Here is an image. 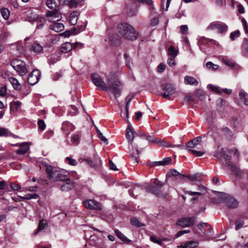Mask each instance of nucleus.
I'll return each instance as SVG.
<instances>
[{
    "label": "nucleus",
    "mask_w": 248,
    "mask_h": 248,
    "mask_svg": "<svg viewBox=\"0 0 248 248\" xmlns=\"http://www.w3.org/2000/svg\"><path fill=\"white\" fill-rule=\"evenodd\" d=\"M118 30L119 33L127 40H135L139 35L138 31L127 23L120 24L118 26Z\"/></svg>",
    "instance_id": "obj_1"
},
{
    "label": "nucleus",
    "mask_w": 248,
    "mask_h": 248,
    "mask_svg": "<svg viewBox=\"0 0 248 248\" xmlns=\"http://www.w3.org/2000/svg\"><path fill=\"white\" fill-rule=\"evenodd\" d=\"M46 170L47 174V177L52 181H62V180L68 179L67 172L62 170H59L50 165L46 166Z\"/></svg>",
    "instance_id": "obj_2"
},
{
    "label": "nucleus",
    "mask_w": 248,
    "mask_h": 248,
    "mask_svg": "<svg viewBox=\"0 0 248 248\" xmlns=\"http://www.w3.org/2000/svg\"><path fill=\"white\" fill-rule=\"evenodd\" d=\"M122 85L117 79L113 78L108 77L107 80V91H109L115 98L120 97L121 95Z\"/></svg>",
    "instance_id": "obj_3"
},
{
    "label": "nucleus",
    "mask_w": 248,
    "mask_h": 248,
    "mask_svg": "<svg viewBox=\"0 0 248 248\" xmlns=\"http://www.w3.org/2000/svg\"><path fill=\"white\" fill-rule=\"evenodd\" d=\"M10 65L21 76H25L28 72L25 62L21 60L14 59L11 62Z\"/></svg>",
    "instance_id": "obj_4"
},
{
    "label": "nucleus",
    "mask_w": 248,
    "mask_h": 248,
    "mask_svg": "<svg viewBox=\"0 0 248 248\" xmlns=\"http://www.w3.org/2000/svg\"><path fill=\"white\" fill-rule=\"evenodd\" d=\"M228 29V27L225 23L219 21L211 22L206 28L207 31H217L219 34L225 33Z\"/></svg>",
    "instance_id": "obj_5"
},
{
    "label": "nucleus",
    "mask_w": 248,
    "mask_h": 248,
    "mask_svg": "<svg viewBox=\"0 0 248 248\" xmlns=\"http://www.w3.org/2000/svg\"><path fill=\"white\" fill-rule=\"evenodd\" d=\"M229 151L228 149L223 148L216 151L214 156L220 161L224 159L226 162V165H229V161L231 159V155H229Z\"/></svg>",
    "instance_id": "obj_6"
},
{
    "label": "nucleus",
    "mask_w": 248,
    "mask_h": 248,
    "mask_svg": "<svg viewBox=\"0 0 248 248\" xmlns=\"http://www.w3.org/2000/svg\"><path fill=\"white\" fill-rule=\"evenodd\" d=\"M161 89L164 91L162 94L163 97L168 100H170V96L176 93V88L173 84L170 83L162 84L161 85Z\"/></svg>",
    "instance_id": "obj_7"
},
{
    "label": "nucleus",
    "mask_w": 248,
    "mask_h": 248,
    "mask_svg": "<svg viewBox=\"0 0 248 248\" xmlns=\"http://www.w3.org/2000/svg\"><path fill=\"white\" fill-rule=\"evenodd\" d=\"M91 79L94 84L100 90L107 91V85L100 76L96 74H92Z\"/></svg>",
    "instance_id": "obj_8"
},
{
    "label": "nucleus",
    "mask_w": 248,
    "mask_h": 248,
    "mask_svg": "<svg viewBox=\"0 0 248 248\" xmlns=\"http://www.w3.org/2000/svg\"><path fill=\"white\" fill-rule=\"evenodd\" d=\"M83 206L87 209L90 210H101L103 208L101 204L94 200L89 199L83 202Z\"/></svg>",
    "instance_id": "obj_9"
},
{
    "label": "nucleus",
    "mask_w": 248,
    "mask_h": 248,
    "mask_svg": "<svg viewBox=\"0 0 248 248\" xmlns=\"http://www.w3.org/2000/svg\"><path fill=\"white\" fill-rule=\"evenodd\" d=\"M221 198L225 205L230 208H234L238 206L237 201L233 197L226 194H223Z\"/></svg>",
    "instance_id": "obj_10"
},
{
    "label": "nucleus",
    "mask_w": 248,
    "mask_h": 248,
    "mask_svg": "<svg viewBox=\"0 0 248 248\" xmlns=\"http://www.w3.org/2000/svg\"><path fill=\"white\" fill-rule=\"evenodd\" d=\"M49 22L54 23L60 20L62 18L61 15L58 12V10L48 11L46 14Z\"/></svg>",
    "instance_id": "obj_11"
},
{
    "label": "nucleus",
    "mask_w": 248,
    "mask_h": 248,
    "mask_svg": "<svg viewBox=\"0 0 248 248\" xmlns=\"http://www.w3.org/2000/svg\"><path fill=\"white\" fill-rule=\"evenodd\" d=\"M196 217H184L180 219L176 223L182 227H188L192 226L195 222Z\"/></svg>",
    "instance_id": "obj_12"
},
{
    "label": "nucleus",
    "mask_w": 248,
    "mask_h": 248,
    "mask_svg": "<svg viewBox=\"0 0 248 248\" xmlns=\"http://www.w3.org/2000/svg\"><path fill=\"white\" fill-rule=\"evenodd\" d=\"M40 77V72L38 70H33L28 77V82L30 84L33 85L38 82Z\"/></svg>",
    "instance_id": "obj_13"
},
{
    "label": "nucleus",
    "mask_w": 248,
    "mask_h": 248,
    "mask_svg": "<svg viewBox=\"0 0 248 248\" xmlns=\"http://www.w3.org/2000/svg\"><path fill=\"white\" fill-rule=\"evenodd\" d=\"M79 45L78 43H75L72 44L69 42H65L62 44L61 47V52L62 53H67L72 49H75Z\"/></svg>",
    "instance_id": "obj_14"
},
{
    "label": "nucleus",
    "mask_w": 248,
    "mask_h": 248,
    "mask_svg": "<svg viewBox=\"0 0 248 248\" xmlns=\"http://www.w3.org/2000/svg\"><path fill=\"white\" fill-rule=\"evenodd\" d=\"M63 184L61 185V188L63 191H68L72 189L75 186V183L70 180L68 176V179L62 180Z\"/></svg>",
    "instance_id": "obj_15"
},
{
    "label": "nucleus",
    "mask_w": 248,
    "mask_h": 248,
    "mask_svg": "<svg viewBox=\"0 0 248 248\" xmlns=\"http://www.w3.org/2000/svg\"><path fill=\"white\" fill-rule=\"evenodd\" d=\"M197 227L205 235L211 234L212 233V229L210 225L207 223H201L198 224Z\"/></svg>",
    "instance_id": "obj_16"
},
{
    "label": "nucleus",
    "mask_w": 248,
    "mask_h": 248,
    "mask_svg": "<svg viewBox=\"0 0 248 248\" xmlns=\"http://www.w3.org/2000/svg\"><path fill=\"white\" fill-rule=\"evenodd\" d=\"M145 188L147 192L154 194L157 196H160L162 193L160 187L156 186L147 185Z\"/></svg>",
    "instance_id": "obj_17"
},
{
    "label": "nucleus",
    "mask_w": 248,
    "mask_h": 248,
    "mask_svg": "<svg viewBox=\"0 0 248 248\" xmlns=\"http://www.w3.org/2000/svg\"><path fill=\"white\" fill-rule=\"evenodd\" d=\"M61 129L64 131L67 136L70 132L75 129V126L69 122L65 121L62 124Z\"/></svg>",
    "instance_id": "obj_18"
},
{
    "label": "nucleus",
    "mask_w": 248,
    "mask_h": 248,
    "mask_svg": "<svg viewBox=\"0 0 248 248\" xmlns=\"http://www.w3.org/2000/svg\"><path fill=\"white\" fill-rule=\"evenodd\" d=\"M49 28L56 32H60L64 30V25L61 23L55 22L50 25Z\"/></svg>",
    "instance_id": "obj_19"
},
{
    "label": "nucleus",
    "mask_w": 248,
    "mask_h": 248,
    "mask_svg": "<svg viewBox=\"0 0 248 248\" xmlns=\"http://www.w3.org/2000/svg\"><path fill=\"white\" fill-rule=\"evenodd\" d=\"M226 166L230 167V169L232 172V174L237 176H239L241 175V170L240 168L236 165L231 162L230 161H229V165Z\"/></svg>",
    "instance_id": "obj_20"
},
{
    "label": "nucleus",
    "mask_w": 248,
    "mask_h": 248,
    "mask_svg": "<svg viewBox=\"0 0 248 248\" xmlns=\"http://www.w3.org/2000/svg\"><path fill=\"white\" fill-rule=\"evenodd\" d=\"M86 161L89 165L93 167H96L101 164L100 158L98 155L94 156L93 160L88 158L86 159Z\"/></svg>",
    "instance_id": "obj_21"
},
{
    "label": "nucleus",
    "mask_w": 248,
    "mask_h": 248,
    "mask_svg": "<svg viewBox=\"0 0 248 248\" xmlns=\"http://www.w3.org/2000/svg\"><path fill=\"white\" fill-rule=\"evenodd\" d=\"M140 152L137 147H133L130 151V155L131 158L133 160L134 163L138 162L139 155Z\"/></svg>",
    "instance_id": "obj_22"
},
{
    "label": "nucleus",
    "mask_w": 248,
    "mask_h": 248,
    "mask_svg": "<svg viewBox=\"0 0 248 248\" xmlns=\"http://www.w3.org/2000/svg\"><path fill=\"white\" fill-rule=\"evenodd\" d=\"M201 140L202 139L201 137H196L195 139L188 141L186 144V146L187 148H193L195 147L198 144H199Z\"/></svg>",
    "instance_id": "obj_23"
},
{
    "label": "nucleus",
    "mask_w": 248,
    "mask_h": 248,
    "mask_svg": "<svg viewBox=\"0 0 248 248\" xmlns=\"http://www.w3.org/2000/svg\"><path fill=\"white\" fill-rule=\"evenodd\" d=\"M19 148L16 153L18 154L22 155L26 153L29 149V146L27 142H23L19 145Z\"/></svg>",
    "instance_id": "obj_24"
},
{
    "label": "nucleus",
    "mask_w": 248,
    "mask_h": 248,
    "mask_svg": "<svg viewBox=\"0 0 248 248\" xmlns=\"http://www.w3.org/2000/svg\"><path fill=\"white\" fill-rule=\"evenodd\" d=\"M9 81L12 84L13 88L17 91H19L21 89V85L19 82L16 78L10 77L9 78Z\"/></svg>",
    "instance_id": "obj_25"
},
{
    "label": "nucleus",
    "mask_w": 248,
    "mask_h": 248,
    "mask_svg": "<svg viewBox=\"0 0 248 248\" xmlns=\"http://www.w3.org/2000/svg\"><path fill=\"white\" fill-rule=\"evenodd\" d=\"M126 137L128 140L129 144L132 145L134 136L130 125H128L126 128Z\"/></svg>",
    "instance_id": "obj_26"
},
{
    "label": "nucleus",
    "mask_w": 248,
    "mask_h": 248,
    "mask_svg": "<svg viewBox=\"0 0 248 248\" xmlns=\"http://www.w3.org/2000/svg\"><path fill=\"white\" fill-rule=\"evenodd\" d=\"M184 81L186 84L197 86L198 84V81L194 78L186 76L184 78Z\"/></svg>",
    "instance_id": "obj_27"
},
{
    "label": "nucleus",
    "mask_w": 248,
    "mask_h": 248,
    "mask_svg": "<svg viewBox=\"0 0 248 248\" xmlns=\"http://www.w3.org/2000/svg\"><path fill=\"white\" fill-rule=\"evenodd\" d=\"M47 226L48 223L46 220L44 219L40 220L39 222L38 229L34 232V234H37L39 232L43 231Z\"/></svg>",
    "instance_id": "obj_28"
},
{
    "label": "nucleus",
    "mask_w": 248,
    "mask_h": 248,
    "mask_svg": "<svg viewBox=\"0 0 248 248\" xmlns=\"http://www.w3.org/2000/svg\"><path fill=\"white\" fill-rule=\"evenodd\" d=\"M78 13L73 12L69 16V22L72 25H75L77 24L78 21Z\"/></svg>",
    "instance_id": "obj_29"
},
{
    "label": "nucleus",
    "mask_w": 248,
    "mask_h": 248,
    "mask_svg": "<svg viewBox=\"0 0 248 248\" xmlns=\"http://www.w3.org/2000/svg\"><path fill=\"white\" fill-rule=\"evenodd\" d=\"M240 98L245 105H248V94L244 90H241L239 93Z\"/></svg>",
    "instance_id": "obj_30"
},
{
    "label": "nucleus",
    "mask_w": 248,
    "mask_h": 248,
    "mask_svg": "<svg viewBox=\"0 0 248 248\" xmlns=\"http://www.w3.org/2000/svg\"><path fill=\"white\" fill-rule=\"evenodd\" d=\"M114 232L116 235L122 241L126 243H129L131 241L130 240L127 238L119 230L116 229L115 230Z\"/></svg>",
    "instance_id": "obj_31"
},
{
    "label": "nucleus",
    "mask_w": 248,
    "mask_h": 248,
    "mask_svg": "<svg viewBox=\"0 0 248 248\" xmlns=\"http://www.w3.org/2000/svg\"><path fill=\"white\" fill-rule=\"evenodd\" d=\"M198 243L196 241H190L186 243L184 246H180L178 247L183 248H195L198 246Z\"/></svg>",
    "instance_id": "obj_32"
},
{
    "label": "nucleus",
    "mask_w": 248,
    "mask_h": 248,
    "mask_svg": "<svg viewBox=\"0 0 248 248\" xmlns=\"http://www.w3.org/2000/svg\"><path fill=\"white\" fill-rule=\"evenodd\" d=\"M38 18V16L32 12L31 11H29L27 14V19L29 22L35 21Z\"/></svg>",
    "instance_id": "obj_33"
},
{
    "label": "nucleus",
    "mask_w": 248,
    "mask_h": 248,
    "mask_svg": "<svg viewBox=\"0 0 248 248\" xmlns=\"http://www.w3.org/2000/svg\"><path fill=\"white\" fill-rule=\"evenodd\" d=\"M31 49L35 53H40L43 50V47L37 42H34L31 45Z\"/></svg>",
    "instance_id": "obj_34"
},
{
    "label": "nucleus",
    "mask_w": 248,
    "mask_h": 248,
    "mask_svg": "<svg viewBox=\"0 0 248 248\" xmlns=\"http://www.w3.org/2000/svg\"><path fill=\"white\" fill-rule=\"evenodd\" d=\"M46 5L48 8L52 10H58L56 2L53 0H46Z\"/></svg>",
    "instance_id": "obj_35"
},
{
    "label": "nucleus",
    "mask_w": 248,
    "mask_h": 248,
    "mask_svg": "<svg viewBox=\"0 0 248 248\" xmlns=\"http://www.w3.org/2000/svg\"><path fill=\"white\" fill-rule=\"evenodd\" d=\"M178 50L171 46L168 49V54L171 57H176L178 54Z\"/></svg>",
    "instance_id": "obj_36"
},
{
    "label": "nucleus",
    "mask_w": 248,
    "mask_h": 248,
    "mask_svg": "<svg viewBox=\"0 0 248 248\" xmlns=\"http://www.w3.org/2000/svg\"><path fill=\"white\" fill-rule=\"evenodd\" d=\"M36 21L38 24L37 28L38 29H41L43 27L46 20L43 16H38V18L36 20Z\"/></svg>",
    "instance_id": "obj_37"
},
{
    "label": "nucleus",
    "mask_w": 248,
    "mask_h": 248,
    "mask_svg": "<svg viewBox=\"0 0 248 248\" xmlns=\"http://www.w3.org/2000/svg\"><path fill=\"white\" fill-rule=\"evenodd\" d=\"M0 13L3 18L5 19H8L10 16V11L6 8H3L0 10Z\"/></svg>",
    "instance_id": "obj_38"
},
{
    "label": "nucleus",
    "mask_w": 248,
    "mask_h": 248,
    "mask_svg": "<svg viewBox=\"0 0 248 248\" xmlns=\"http://www.w3.org/2000/svg\"><path fill=\"white\" fill-rule=\"evenodd\" d=\"M131 224L137 227H140L144 226L143 224L141 223L136 217H132L130 219Z\"/></svg>",
    "instance_id": "obj_39"
},
{
    "label": "nucleus",
    "mask_w": 248,
    "mask_h": 248,
    "mask_svg": "<svg viewBox=\"0 0 248 248\" xmlns=\"http://www.w3.org/2000/svg\"><path fill=\"white\" fill-rule=\"evenodd\" d=\"M222 61L225 65L231 68L234 67L236 65V63L233 61L226 58H223Z\"/></svg>",
    "instance_id": "obj_40"
},
{
    "label": "nucleus",
    "mask_w": 248,
    "mask_h": 248,
    "mask_svg": "<svg viewBox=\"0 0 248 248\" xmlns=\"http://www.w3.org/2000/svg\"><path fill=\"white\" fill-rule=\"evenodd\" d=\"M80 140V136L78 134H74L72 135L71 137V141L73 144L74 145H78Z\"/></svg>",
    "instance_id": "obj_41"
},
{
    "label": "nucleus",
    "mask_w": 248,
    "mask_h": 248,
    "mask_svg": "<svg viewBox=\"0 0 248 248\" xmlns=\"http://www.w3.org/2000/svg\"><path fill=\"white\" fill-rule=\"evenodd\" d=\"M206 67L209 69H212L213 71L218 69L219 67V65L214 64L211 62H208L206 63Z\"/></svg>",
    "instance_id": "obj_42"
},
{
    "label": "nucleus",
    "mask_w": 248,
    "mask_h": 248,
    "mask_svg": "<svg viewBox=\"0 0 248 248\" xmlns=\"http://www.w3.org/2000/svg\"><path fill=\"white\" fill-rule=\"evenodd\" d=\"M21 104L22 103L18 101L13 102L10 104V109L12 110L15 108L16 110H18L20 108Z\"/></svg>",
    "instance_id": "obj_43"
},
{
    "label": "nucleus",
    "mask_w": 248,
    "mask_h": 248,
    "mask_svg": "<svg viewBox=\"0 0 248 248\" xmlns=\"http://www.w3.org/2000/svg\"><path fill=\"white\" fill-rule=\"evenodd\" d=\"M188 152L189 153H190L192 154L195 155L197 157H200V156H202V155H203L205 153L204 152L192 150L191 149H188Z\"/></svg>",
    "instance_id": "obj_44"
},
{
    "label": "nucleus",
    "mask_w": 248,
    "mask_h": 248,
    "mask_svg": "<svg viewBox=\"0 0 248 248\" xmlns=\"http://www.w3.org/2000/svg\"><path fill=\"white\" fill-rule=\"evenodd\" d=\"M240 31L239 30H236L233 31L230 34V38L232 41H234L236 38H237L240 36Z\"/></svg>",
    "instance_id": "obj_45"
},
{
    "label": "nucleus",
    "mask_w": 248,
    "mask_h": 248,
    "mask_svg": "<svg viewBox=\"0 0 248 248\" xmlns=\"http://www.w3.org/2000/svg\"><path fill=\"white\" fill-rule=\"evenodd\" d=\"M242 48L243 51L248 53V39L245 38L242 45Z\"/></svg>",
    "instance_id": "obj_46"
},
{
    "label": "nucleus",
    "mask_w": 248,
    "mask_h": 248,
    "mask_svg": "<svg viewBox=\"0 0 248 248\" xmlns=\"http://www.w3.org/2000/svg\"><path fill=\"white\" fill-rule=\"evenodd\" d=\"M25 200H29L32 199H37L39 197V195L37 194H27L24 195Z\"/></svg>",
    "instance_id": "obj_47"
},
{
    "label": "nucleus",
    "mask_w": 248,
    "mask_h": 248,
    "mask_svg": "<svg viewBox=\"0 0 248 248\" xmlns=\"http://www.w3.org/2000/svg\"><path fill=\"white\" fill-rule=\"evenodd\" d=\"M145 138L150 143H157V142H159L158 139L154 138L151 136H145Z\"/></svg>",
    "instance_id": "obj_48"
},
{
    "label": "nucleus",
    "mask_w": 248,
    "mask_h": 248,
    "mask_svg": "<svg viewBox=\"0 0 248 248\" xmlns=\"http://www.w3.org/2000/svg\"><path fill=\"white\" fill-rule=\"evenodd\" d=\"M9 131L7 129L3 127H0V137H7L9 136Z\"/></svg>",
    "instance_id": "obj_49"
},
{
    "label": "nucleus",
    "mask_w": 248,
    "mask_h": 248,
    "mask_svg": "<svg viewBox=\"0 0 248 248\" xmlns=\"http://www.w3.org/2000/svg\"><path fill=\"white\" fill-rule=\"evenodd\" d=\"M170 173L172 176H178L180 178H182L185 177V176L181 173H179L177 171V170L175 169H172L170 170Z\"/></svg>",
    "instance_id": "obj_50"
},
{
    "label": "nucleus",
    "mask_w": 248,
    "mask_h": 248,
    "mask_svg": "<svg viewBox=\"0 0 248 248\" xmlns=\"http://www.w3.org/2000/svg\"><path fill=\"white\" fill-rule=\"evenodd\" d=\"M10 186L13 190H17L21 188L20 186L18 184L15 182L11 183Z\"/></svg>",
    "instance_id": "obj_51"
},
{
    "label": "nucleus",
    "mask_w": 248,
    "mask_h": 248,
    "mask_svg": "<svg viewBox=\"0 0 248 248\" xmlns=\"http://www.w3.org/2000/svg\"><path fill=\"white\" fill-rule=\"evenodd\" d=\"M196 94L200 100H203L205 98L204 93L203 91L198 90L196 91Z\"/></svg>",
    "instance_id": "obj_52"
},
{
    "label": "nucleus",
    "mask_w": 248,
    "mask_h": 248,
    "mask_svg": "<svg viewBox=\"0 0 248 248\" xmlns=\"http://www.w3.org/2000/svg\"><path fill=\"white\" fill-rule=\"evenodd\" d=\"M167 63L170 67H172L176 65L175 57H170L168 59Z\"/></svg>",
    "instance_id": "obj_53"
},
{
    "label": "nucleus",
    "mask_w": 248,
    "mask_h": 248,
    "mask_svg": "<svg viewBox=\"0 0 248 248\" xmlns=\"http://www.w3.org/2000/svg\"><path fill=\"white\" fill-rule=\"evenodd\" d=\"M171 158L170 157H165L162 160L163 166L171 164Z\"/></svg>",
    "instance_id": "obj_54"
},
{
    "label": "nucleus",
    "mask_w": 248,
    "mask_h": 248,
    "mask_svg": "<svg viewBox=\"0 0 248 248\" xmlns=\"http://www.w3.org/2000/svg\"><path fill=\"white\" fill-rule=\"evenodd\" d=\"M38 125L39 128L41 130H44L46 128V124L44 121L42 120H38Z\"/></svg>",
    "instance_id": "obj_55"
},
{
    "label": "nucleus",
    "mask_w": 248,
    "mask_h": 248,
    "mask_svg": "<svg viewBox=\"0 0 248 248\" xmlns=\"http://www.w3.org/2000/svg\"><path fill=\"white\" fill-rule=\"evenodd\" d=\"M208 87L210 89H211L212 91L218 93H221V92L219 91L218 87L217 86H214L212 84H209Z\"/></svg>",
    "instance_id": "obj_56"
},
{
    "label": "nucleus",
    "mask_w": 248,
    "mask_h": 248,
    "mask_svg": "<svg viewBox=\"0 0 248 248\" xmlns=\"http://www.w3.org/2000/svg\"><path fill=\"white\" fill-rule=\"evenodd\" d=\"M150 239V240L154 243L157 244L160 246H162L163 245L162 241L157 239L154 236H151Z\"/></svg>",
    "instance_id": "obj_57"
},
{
    "label": "nucleus",
    "mask_w": 248,
    "mask_h": 248,
    "mask_svg": "<svg viewBox=\"0 0 248 248\" xmlns=\"http://www.w3.org/2000/svg\"><path fill=\"white\" fill-rule=\"evenodd\" d=\"M242 22L245 33L246 34H248V25L247 24V21L245 19V18H243L242 19Z\"/></svg>",
    "instance_id": "obj_58"
},
{
    "label": "nucleus",
    "mask_w": 248,
    "mask_h": 248,
    "mask_svg": "<svg viewBox=\"0 0 248 248\" xmlns=\"http://www.w3.org/2000/svg\"><path fill=\"white\" fill-rule=\"evenodd\" d=\"M149 166L150 167H153L155 166H163V163H162V160L159 161H155V162H152L151 163H150L149 164Z\"/></svg>",
    "instance_id": "obj_59"
},
{
    "label": "nucleus",
    "mask_w": 248,
    "mask_h": 248,
    "mask_svg": "<svg viewBox=\"0 0 248 248\" xmlns=\"http://www.w3.org/2000/svg\"><path fill=\"white\" fill-rule=\"evenodd\" d=\"M235 224V230H238L243 226L244 222L243 221H237Z\"/></svg>",
    "instance_id": "obj_60"
},
{
    "label": "nucleus",
    "mask_w": 248,
    "mask_h": 248,
    "mask_svg": "<svg viewBox=\"0 0 248 248\" xmlns=\"http://www.w3.org/2000/svg\"><path fill=\"white\" fill-rule=\"evenodd\" d=\"M180 31L183 34H187L188 32V27L187 25H182L180 27Z\"/></svg>",
    "instance_id": "obj_61"
},
{
    "label": "nucleus",
    "mask_w": 248,
    "mask_h": 248,
    "mask_svg": "<svg viewBox=\"0 0 248 248\" xmlns=\"http://www.w3.org/2000/svg\"><path fill=\"white\" fill-rule=\"evenodd\" d=\"M66 160L68 161V163L73 166H76L77 164V162L76 160L71 158L69 157H67Z\"/></svg>",
    "instance_id": "obj_62"
},
{
    "label": "nucleus",
    "mask_w": 248,
    "mask_h": 248,
    "mask_svg": "<svg viewBox=\"0 0 248 248\" xmlns=\"http://www.w3.org/2000/svg\"><path fill=\"white\" fill-rule=\"evenodd\" d=\"M7 94V88L5 86H3L0 89V95L4 96Z\"/></svg>",
    "instance_id": "obj_63"
},
{
    "label": "nucleus",
    "mask_w": 248,
    "mask_h": 248,
    "mask_svg": "<svg viewBox=\"0 0 248 248\" xmlns=\"http://www.w3.org/2000/svg\"><path fill=\"white\" fill-rule=\"evenodd\" d=\"M109 165L110 170H118L115 164L110 160H109Z\"/></svg>",
    "instance_id": "obj_64"
}]
</instances>
